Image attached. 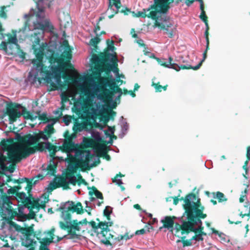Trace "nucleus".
Masks as SVG:
<instances>
[{"label":"nucleus","instance_id":"obj_1","mask_svg":"<svg viewBox=\"0 0 250 250\" xmlns=\"http://www.w3.org/2000/svg\"><path fill=\"white\" fill-rule=\"evenodd\" d=\"M91 62L94 66L93 74L101 79L102 84L108 86L114 92L122 93V89L118 85L120 76L116 54H111L107 51L100 52L98 55L93 53Z\"/></svg>","mask_w":250,"mask_h":250},{"label":"nucleus","instance_id":"obj_2","mask_svg":"<svg viewBox=\"0 0 250 250\" xmlns=\"http://www.w3.org/2000/svg\"><path fill=\"white\" fill-rule=\"evenodd\" d=\"M91 62L94 66L93 74L101 79L102 84L108 86L114 92L122 93V89L118 85L120 76L116 54H111L107 51L100 52L98 55L93 53Z\"/></svg>","mask_w":250,"mask_h":250},{"label":"nucleus","instance_id":"obj_3","mask_svg":"<svg viewBox=\"0 0 250 250\" xmlns=\"http://www.w3.org/2000/svg\"><path fill=\"white\" fill-rule=\"evenodd\" d=\"M55 131L52 125H47L43 130L32 135L29 134L20 137L12 147L8 151V158L11 162H19L37 151L42 152L45 148L44 142H39L41 139L47 140Z\"/></svg>","mask_w":250,"mask_h":250},{"label":"nucleus","instance_id":"obj_4","mask_svg":"<svg viewBox=\"0 0 250 250\" xmlns=\"http://www.w3.org/2000/svg\"><path fill=\"white\" fill-rule=\"evenodd\" d=\"M36 59L32 61V63L36 66L37 70L40 73L44 76V77H39L38 74L35 75L34 78L37 80L39 83H41L42 80H44L47 83H50L52 78L56 80L57 84L60 88L65 87V85L62 83L61 78L64 79H69L74 83L80 82L82 80V77L80 76L77 77H72L68 76L66 74L63 73L60 70L59 67H55V65L50 64L49 66H47L42 62L43 54L42 53H37L36 54Z\"/></svg>","mask_w":250,"mask_h":250},{"label":"nucleus","instance_id":"obj_5","mask_svg":"<svg viewBox=\"0 0 250 250\" xmlns=\"http://www.w3.org/2000/svg\"><path fill=\"white\" fill-rule=\"evenodd\" d=\"M4 185V183H0V216H5L10 218H15V217H17L18 221H25L27 220V215L23 212V209L25 207L22 205V203L18 205V211L17 210V208H14L13 207L12 200L14 198L5 194L3 188Z\"/></svg>","mask_w":250,"mask_h":250},{"label":"nucleus","instance_id":"obj_6","mask_svg":"<svg viewBox=\"0 0 250 250\" xmlns=\"http://www.w3.org/2000/svg\"><path fill=\"white\" fill-rule=\"evenodd\" d=\"M62 46L64 50L61 54L53 50L48 60L50 64L55 65V67H59L61 71L66 74L67 69L74 70V66L71 63L72 58V48L67 40L63 41Z\"/></svg>","mask_w":250,"mask_h":250},{"label":"nucleus","instance_id":"obj_7","mask_svg":"<svg viewBox=\"0 0 250 250\" xmlns=\"http://www.w3.org/2000/svg\"><path fill=\"white\" fill-rule=\"evenodd\" d=\"M173 0H154V3L147 9H143L136 14L137 17H147L153 20L158 19L157 13L166 14L169 8V4Z\"/></svg>","mask_w":250,"mask_h":250},{"label":"nucleus","instance_id":"obj_8","mask_svg":"<svg viewBox=\"0 0 250 250\" xmlns=\"http://www.w3.org/2000/svg\"><path fill=\"white\" fill-rule=\"evenodd\" d=\"M96 220L98 222L97 224L94 221L89 222V224L91 226L92 230L96 233L97 236L99 238H104V239L101 240V242L106 245H111V243L109 241V239L112 238L117 241L125 239L127 240L129 237L127 234L124 235H120L118 237L114 238V235H112L110 231L109 228H107V226L104 223L100 222V219L97 218Z\"/></svg>","mask_w":250,"mask_h":250},{"label":"nucleus","instance_id":"obj_9","mask_svg":"<svg viewBox=\"0 0 250 250\" xmlns=\"http://www.w3.org/2000/svg\"><path fill=\"white\" fill-rule=\"evenodd\" d=\"M207 216L205 213H202L201 212L197 211L196 213H184L182 216L183 218L182 224L176 223L174 225V229L177 230L186 228L191 229L193 227L196 226L203 225L202 219H205Z\"/></svg>","mask_w":250,"mask_h":250},{"label":"nucleus","instance_id":"obj_10","mask_svg":"<svg viewBox=\"0 0 250 250\" xmlns=\"http://www.w3.org/2000/svg\"><path fill=\"white\" fill-rule=\"evenodd\" d=\"M6 113L9 117L10 123L16 122L21 116L25 119H34L31 113L25 107L17 103H10L7 104Z\"/></svg>","mask_w":250,"mask_h":250},{"label":"nucleus","instance_id":"obj_11","mask_svg":"<svg viewBox=\"0 0 250 250\" xmlns=\"http://www.w3.org/2000/svg\"><path fill=\"white\" fill-rule=\"evenodd\" d=\"M64 140L62 145L59 147V150L65 153L74 151L76 156H82L83 153V146L82 145L75 144L73 140L76 137V134L73 133L70 134L68 130H66L63 134Z\"/></svg>","mask_w":250,"mask_h":250},{"label":"nucleus","instance_id":"obj_12","mask_svg":"<svg viewBox=\"0 0 250 250\" xmlns=\"http://www.w3.org/2000/svg\"><path fill=\"white\" fill-rule=\"evenodd\" d=\"M201 206L200 199H198L196 201V196L194 193H190L187 195L184 199V204L183 205L185 210L184 213H196L197 211L201 212L198 208Z\"/></svg>","mask_w":250,"mask_h":250},{"label":"nucleus","instance_id":"obj_13","mask_svg":"<svg viewBox=\"0 0 250 250\" xmlns=\"http://www.w3.org/2000/svg\"><path fill=\"white\" fill-rule=\"evenodd\" d=\"M77 220H74L71 222H63L60 221L59 226L61 229L67 230L68 233V239H80L81 235L77 234L76 231H80L81 228L79 226Z\"/></svg>","mask_w":250,"mask_h":250},{"label":"nucleus","instance_id":"obj_14","mask_svg":"<svg viewBox=\"0 0 250 250\" xmlns=\"http://www.w3.org/2000/svg\"><path fill=\"white\" fill-rule=\"evenodd\" d=\"M93 143V140L92 139H87L85 141V145H82V146H83V152L82 154V155H83L84 153L86 154L84 159L80 157L79 167L81 168L82 171L90 169V165H89V163L90 160L94 157V155L91 153L90 150H86V148L90 146Z\"/></svg>","mask_w":250,"mask_h":250},{"label":"nucleus","instance_id":"obj_15","mask_svg":"<svg viewBox=\"0 0 250 250\" xmlns=\"http://www.w3.org/2000/svg\"><path fill=\"white\" fill-rule=\"evenodd\" d=\"M65 208V204L61 206L60 208V210L62 211V214L64 216V219L66 222H71V212H76L77 214H82L83 212V206L80 202H78L76 205H74V202H71L70 206L67 208L66 210H64Z\"/></svg>","mask_w":250,"mask_h":250},{"label":"nucleus","instance_id":"obj_16","mask_svg":"<svg viewBox=\"0 0 250 250\" xmlns=\"http://www.w3.org/2000/svg\"><path fill=\"white\" fill-rule=\"evenodd\" d=\"M168 19V18L166 15L158 16V19H156L154 22V26L163 30L169 38H172L173 37V29L171 28L173 24L171 23H167Z\"/></svg>","mask_w":250,"mask_h":250},{"label":"nucleus","instance_id":"obj_17","mask_svg":"<svg viewBox=\"0 0 250 250\" xmlns=\"http://www.w3.org/2000/svg\"><path fill=\"white\" fill-rule=\"evenodd\" d=\"M10 188L8 189L7 192L5 194L8 196L10 195H15V199L18 202V203H22L24 200H26V199L28 198L27 196L26 193L24 192H19V191L21 189V185H18L11 187L9 186Z\"/></svg>","mask_w":250,"mask_h":250},{"label":"nucleus","instance_id":"obj_18","mask_svg":"<svg viewBox=\"0 0 250 250\" xmlns=\"http://www.w3.org/2000/svg\"><path fill=\"white\" fill-rule=\"evenodd\" d=\"M181 60H183V57L182 56L177 57L174 60V62H172L173 59L171 57L168 58L169 61V64L171 68L177 71L180 69H193V67L188 64H183L181 63Z\"/></svg>","mask_w":250,"mask_h":250},{"label":"nucleus","instance_id":"obj_19","mask_svg":"<svg viewBox=\"0 0 250 250\" xmlns=\"http://www.w3.org/2000/svg\"><path fill=\"white\" fill-rule=\"evenodd\" d=\"M87 188L89 190L88 192V194L90 196L89 201L93 202L96 198L100 199L101 201H99L97 203V206L99 207L101 206L104 203V197L102 193L99 191L95 186H92V187H88Z\"/></svg>","mask_w":250,"mask_h":250},{"label":"nucleus","instance_id":"obj_20","mask_svg":"<svg viewBox=\"0 0 250 250\" xmlns=\"http://www.w3.org/2000/svg\"><path fill=\"white\" fill-rule=\"evenodd\" d=\"M16 163L10 161L8 158L5 156H0V168L2 171H9L10 172H13Z\"/></svg>","mask_w":250,"mask_h":250},{"label":"nucleus","instance_id":"obj_21","mask_svg":"<svg viewBox=\"0 0 250 250\" xmlns=\"http://www.w3.org/2000/svg\"><path fill=\"white\" fill-rule=\"evenodd\" d=\"M204 227L203 225H199L198 228L193 227V228L190 229L189 228L184 229H178L175 230V235L177 237H180L181 235L184 234H188L191 232H198L203 234L204 236L207 235V233L205 232L204 230Z\"/></svg>","mask_w":250,"mask_h":250},{"label":"nucleus","instance_id":"obj_22","mask_svg":"<svg viewBox=\"0 0 250 250\" xmlns=\"http://www.w3.org/2000/svg\"><path fill=\"white\" fill-rule=\"evenodd\" d=\"M21 203L23 206L27 208L29 210V213L28 214H27V219H32L35 218L36 214L35 212L33 211V209L36 208L37 203L35 202L32 203L31 197H30V196H28V198L26 199V200H24V201L22 202Z\"/></svg>","mask_w":250,"mask_h":250},{"label":"nucleus","instance_id":"obj_23","mask_svg":"<svg viewBox=\"0 0 250 250\" xmlns=\"http://www.w3.org/2000/svg\"><path fill=\"white\" fill-rule=\"evenodd\" d=\"M106 144L105 142H104V144H98L97 147H95V151H97V149L98 150V153L97 156L99 157H103L107 161H109L111 159L110 156L107 154L106 150L105 149Z\"/></svg>","mask_w":250,"mask_h":250},{"label":"nucleus","instance_id":"obj_24","mask_svg":"<svg viewBox=\"0 0 250 250\" xmlns=\"http://www.w3.org/2000/svg\"><path fill=\"white\" fill-rule=\"evenodd\" d=\"M38 119L43 123L46 124L50 121H52L53 123L50 124V125H52L53 126L56 123L57 121V118H54L53 117H47V114L46 113H43L42 114H38Z\"/></svg>","mask_w":250,"mask_h":250},{"label":"nucleus","instance_id":"obj_25","mask_svg":"<svg viewBox=\"0 0 250 250\" xmlns=\"http://www.w3.org/2000/svg\"><path fill=\"white\" fill-rule=\"evenodd\" d=\"M96 117H98L101 121H103L106 125L110 119V117L107 115V111L105 109H101L98 112L94 113Z\"/></svg>","mask_w":250,"mask_h":250},{"label":"nucleus","instance_id":"obj_26","mask_svg":"<svg viewBox=\"0 0 250 250\" xmlns=\"http://www.w3.org/2000/svg\"><path fill=\"white\" fill-rule=\"evenodd\" d=\"M59 19L61 27H63L65 28L67 25L69 24L70 17L69 15H65L64 13H63L62 15H60L59 16Z\"/></svg>","mask_w":250,"mask_h":250},{"label":"nucleus","instance_id":"obj_27","mask_svg":"<svg viewBox=\"0 0 250 250\" xmlns=\"http://www.w3.org/2000/svg\"><path fill=\"white\" fill-rule=\"evenodd\" d=\"M175 218L174 216H166L165 219L161 221L163 224V227L168 229L173 228L174 224V219Z\"/></svg>","mask_w":250,"mask_h":250},{"label":"nucleus","instance_id":"obj_28","mask_svg":"<svg viewBox=\"0 0 250 250\" xmlns=\"http://www.w3.org/2000/svg\"><path fill=\"white\" fill-rule=\"evenodd\" d=\"M2 218V220H4L7 222V223L9 224L11 226H12L14 228V229L18 231L21 232L22 231V229H23V227H21L20 225L16 224L13 221V220L14 218H10L9 217H6L5 216H1Z\"/></svg>","mask_w":250,"mask_h":250},{"label":"nucleus","instance_id":"obj_29","mask_svg":"<svg viewBox=\"0 0 250 250\" xmlns=\"http://www.w3.org/2000/svg\"><path fill=\"white\" fill-rule=\"evenodd\" d=\"M29 196H30V197H31V200L32 203L35 202V203H37V207H36V209H37L38 210H39L40 208L44 209L45 208V207H46L45 204H46V203L48 202L49 201L48 196H44V200L42 202L41 204H39L38 200L35 199V198L32 196V194H29Z\"/></svg>","mask_w":250,"mask_h":250},{"label":"nucleus","instance_id":"obj_30","mask_svg":"<svg viewBox=\"0 0 250 250\" xmlns=\"http://www.w3.org/2000/svg\"><path fill=\"white\" fill-rule=\"evenodd\" d=\"M38 181L39 180L37 179V177H35L31 180L28 178V180L25 181V182H26V186L25 187V189L27 190L28 196H29V194H31L30 192L32 188V186L36 184Z\"/></svg>","mask_w":250,"mask_h":250},{"label":"nucleus","instance_id":"obj_31","mask_svg":"<svg viewBox=\"0 0 250 250\" xmlns=\"http://www.w3.org/2000/svg\"><path fill=\"white\" fill-rule=\"evenodd\" d=\"M45 148L50 152V157L54 158L57 151V146L50 142H47L45 144Z\"/></svg>","mask_w":250,"mask_h":250},{"label":"nucleus","instance_id":"obj_32","mask_svg":"<svg viewBox=\"0 0 250 250\" xmlns=\"http://www.w3.org/2000/svg\"><path fill=\"white\" fill-rule=\"evenodd\" d=\"M109 3L108 6V10H113V6H115L117 10L119 12L120 9L121 7V2L120 0H109Z\"/></svg>","mask_w":250,"mask_h":250},{"label":"nucleus","instance_id":"obj_33","mask_svg":"<svg viewBox=\"0 0 250 250\" xmlns=\"http://www.w3.org/2000/svg\"><path fill=\"white\" fill-rule=\"evenodd\" d=\"M80 156H73L72 155H70L68 158L67 162L70 165L74 166L76 167H79V160Z\"/></svg>","mask_w":250,"mask_h":250},{"label":"nucleus","instance_id":"obj_34","mask_svg":"<svg viewBox=\"0 0 250 250\" xmlns=\"http://www.w3.org/2000/svg\"><path fill=\"white\" fill-rule=\"evenodd\" d=\"M117 92H114L113 90H109L107 89H105L104 91L102 93V96L104 99H105L108 101H111L112 99L113 96L115 93Z\"/></svg>","mask_w":250,"mask_h":250},{"label":"nucleus","instance_id":"obj_35","mask_svg":"<svg viewBox=\"0 0 250 250\" xmlns=\"http://www.w3.org/2000/svg\"><path fill=\"white\" fill-rule=\"evenodd\" d=\"M213 197L217 198L219 202H223L227 201V198H226L224 193L221 192L217 191L216 192H213Z\"/></svg>","mask_w":250,"mask_h":250},{"label":"nucleus","instance_id":"obj_36","mask_svg":"<svg viewBox=\"0 0 250 250\" xmlns=\"http://www.w3.org/2000/svg\"><path fill=\"white\" fill-rule=\"evenodd\" d=\"M48 0H38L37 6L39 11L42 12L44 9L48 5Z\"/></svg>","mask_w":250,"mask_h":250},{"label":"nucleus","instance_id":"obj_37","mask_svg":"<svg viewBox=\"0 0 250 250\" xmlns=\"http://www.w3.org/2000/svg\"><path fill=\"white\" fill-rule=\"evenodd\" d=\"M96 35V37L91 39L89 42L90 44L94 46L95 52H97V49L98 48L97 44L99 43L101 40L99 38V37H98V34H97Z\"/></svg>","mask_w":250,"mask_h":250},{"label":"nucleus","instance_id":"obj_38","mask_svg":"<svg viewBox=\"0 0 250 250\" xmlns=\"http://www.w3.org/2000/svg\"><path fill=\"white\" fill-rule=\"evenodd\" d=\"M200 18L204 22L206 25V31H207V32H208L209 27L208 24V17L206 15L205 12H203L201 13V14L200 15Z\"/></svg>","mask_w":250,"mask_h":250},{"label":"nucleus","instance_id":"obj_39","mask_svg":"<svg viewBox=\"0 0 250 250\" xmlns=\"http://www.w3.org/2000/svg\"><path fill=\"white\" fill-rule=\"evenodd\" d=\"M57 165L55 164H50L47 166L48 173L51 175H55L56 173Z\"/></svg>","mask_w":250,"mask_h":250},{"label":"nucleus","instance_id":"obj_40","mask_svg":"<svg viewBox=\"0 0 250 250\" xmlns=\"http://www.w3.org/2000/svg\"><path fill=\"white\" fill-rule=\"evenodd\" d=\"M36 238L40 241V242L41 244V246H46L53 242L52 238H44L42 239V241H41V239L40 238L38 237H36Z\"/></svg>","mask_w":250,"mask_h":250},{"label":"nucleus","instance_id":"obj_41","mask_svg":"<svg viewBox=\"0 0 250 250\" xmlns=\"http://www.w3.org/2000/svg\"><path fill=\"white\" fill-rule=\"evenodd\" d=\"M112 213V208L110 206L105 207L104 210V215L106 218L107 220H110V214Z\"/></svg>","mask_w":250,"mask_h":250},{"label":"nucleus","instance_id":"obj_42","mask_svg":"<svg viewBox=\"0 0 250 250\" xmlns=\"http://www.w3.org/2000/svg\"><path fill=\"white\" fill-rule=\"evenodd\" d=\"M31 235H26L25 237V242H22L21 245L26 248H28L30 246L32 245L33 243V241L30 238Z\"/></svg>","mask_w":250,"mask_h":250},{"label":"nucleus","instance_id":"obj_43","mask_svg":"<svg viewBox=\"0 0 250 250\" xmlns=\"http://www.w3.org/2000/svg\"><path fill=\"white\" fill-rule=\"evenodd\" d=\"M244 211H242L240 212L239 215L243 218L244 216H249L250 215V206L249 205H245L244 206Z\"/></svg>","mask_w":250,"mask_h":250},{"label":"nucleus","instance_id":"obj_44","mask_svg":"<svg viewBox=\"0 0 250 250\" xmlns=\"http://www.w3.org/2000/svg\"><path fill=\"white\" fill-rule=\"evenodd\" d=\"M179 237L181 238L183 247L190 246L192 245L191 241L192 240H191V239L189 240H185L186 237L185 236H183V235H181Z\"/></svg>","mask_w":250,"mask_h":250},{"label":"nucleus","instance_id":"obj_45","mask_svg":"<svg viewBox=\"0 0 250 250\" xmlns=\"http://www.w3.org/2000/svg\"><path fill=\"white\" fill-rule=\"evenodd\" d=\"M195 235L193 236L191 238V240H195L197 241H202L204 240L203 236H204L203 234L198 233V232H194Z\"/></svg>","mask_w":250,"mask_h":250},{"label":"nucleus","instance_id":"obj_46","mask_svg":"<svg viewBox=\"0 0 250 250\" xmlns=\"http://www.w3.org/2000/svg\"><path fill=\"white\" fill-rule=\"evenodd\" d=\"M106 43L107 44V47L103 52L107 51L108 53H109L108 51L109 50L113 51L115 49V47L114 46V41L107 40Z\"/></svg>","mask_w":250,"mask_h":250},{"label":"nucleus","instance_id":"obj_47","mask_svg":"<svg viewBox=\"0 0 250 250\" xmlns=\"http://www.w3.org/2000/svg\"><path fill=\"white\" fill-rule=\"evenodd\" d=\"M79 90L81 93L83 94L85 96H89L90 94V90L88 88H86L82 85H80L79 87Z\"/></svg>","mask_w":250,"mask_h":250},{"label":"nucleus","instance_id":"obj_48","mask_svg":"<svg viewBox=\"0 0 250 250\" xmlns=\"http://www.w3.org/2000/svg\"><path fill=\"white\" fill-rule=\"evenodd\" d=\"M33 232V229L31 228H23L21 233L25 236L26 235H31Z\"/></svg>","mask_w":250,"mask_h":250},{"label":"nucleus","instance_id":"obj_49","mask_svg":"<svg viewBox=\"0 0 250 250\" xmlns=\"http://www.w3.org/2000/svg\"><path fill=\"white\" fill-rule=\"evenodd\" d=\"M58 186H59V187H62L64 189L70 188L69 187L68 182H67L64 179H61Z\"/></svg>","mask_w":250,"mask_h":250},{"label":"nucleus","instance_id":"obj_50","mask_svg":"<svg viewBox=\"0 0 250 250\" xmlns=\"http://www.w3.org/2000/svg\"><path fill=\"white\" fill-rule=\"evenodd\" d=\"M207 52L206 51H204L203 53V59L196 66H193V70H198L202 65L203 62L205 60L207 56Z\"/></svg>","mask_w":250,"mask_h":250},{"label":"nucleus","instance_id":"obj_51","mask_svg":"<svg viewBox=\"0 0 250 250\" xmlns=\"http://www.w3.org/2000/svg\"><path fill=\"white\" fill-rule=\"evenodd\" d=\"M77 176V183L78 185H80L81 184H83L84 185H88V183L85 181L84 179L83 178V177L81 174H78Z\"/></svg>","mask_w":250,"mask_h":250},{"label":"nucleus","instance_id":"obj_52","mask_svg":"<svg viewBox=\"0 0 250 250\" xmlns=\"http://www.w3.org/2000/svg\"><path fill=\"white\" fill-rule=\"evenodd\" d=\"M195 1H199L200 4L204 3L203 0H185V3L187 6L189 7L191 6Z\"/></svg>","mask_w":250,"mask_h":250},{"label":"nucleus","instance_id":"obj_53","mask_svg":"<svg viewBox=\"0 0 250 250\" xmlns=\"http://www.w3.org/2000/svg\"><path fill=\"white\" fill-rule=\"evenodd\" d=\"M28 180L27 178H20L19 179H14L13 180V182L14 183L18 184V185H21V184L25 182L26 180Z\"/></svg>","mask_w":250,"mask_h":250},{"label":"nucleus","instance_id":"obj_54","mask_svg":"<svg viewBox=\"0 0 250 250\" xmlns=\"http://www.w3.org/2000/svg\"><path fill=\"white\" fill-rule=\"evenodd\" d=\"M209 32H207V31H205V36L207 44H206V49L205 51L207 52L208 50L209 49V38H208Z\"/></svg>","mask_w":250,"mask_h":250},{"label":"nucleus","instance_id":"obj_55","mask_svg":"<svg viewBox=\"0 0 250 250\" xmlns=\"http://www.w3.org/2000/svg\"><path fill=\"white\" fill-rule=\"evenodd\" d=\"M157 61L161 65L165 67L171 68V67H170L171 66L169 64V60H168V62H163L161 61L160 59L158 58Z\"/></svg>","mask_w":250,"mask_h":250},{"label":"nucleus","instance_id":"obj_56","mask_svg":"<svg viewBox=\"0 0 250 250\" xmlns=\"http://www.w3.org/2000/svg\"><path fill=\"white\" fill-rule=\"evenodd\" d=\"M58 184L56 183H51L49 184L48 189L50 190V191L53 190L54 189L59 188Z\"/></svg>","mask_w":250,"mask_h":250},{"label":"nucleus","instance_id":"obj_57","mask_svg":"<svg viewBox=\"0 0 250 250\" xmlns=\"http://www.w3.org/2000/svg\"><path fill=\"white\" fill-rule=\"evenodd\" d=\"M180 196V195H179L178 196H175L172 197V198L173 199V204L175 205H177L178 204L179 200H183L184 201L185 198L183 197H182L180 198H179V197Z\"/></svg>","mask_w":250,"mask_h":250},{"label":"nucleus","instance_id":"obj_58","mask_svg":"<svg viewBox=\"0 0 250 250\" xmlns=\"http://www.w3.org/2000/svg\"><path fill=\"white\" fill-rule=\"evenodd\" d=\"M152 85L154 86L157 92H161L162 89V86L160 85L159 83H153Z\"/></svg>","mask_w":250,"mask_h":250},{"label":"nucleus","instance_id":"obj_59","mask_svg":"<svg viewBox=\"0 0 250 250\" xmlns=\"http://www.w3.org/2000/svg\"><path fill=\"white\" fill-rule=\"evenodd\" d=\"M8 42L9 43L17 44V39L15 36H10L8 38Z\"/></svg>","mask_w":250,"mask_h":250},{"label":"nucleus","instance_id":"obj_60","mask_svg":"<svg viewBox=\"0 0 250 250\" xmlns=\"http://www.w3.org/2000/svg\"><path fill=\"white\" fill-rule=\"evenodd\" d=\"M0 239L4 242V244L2 245V247H5V248H9L10 247L8 243V241L6 240V239H5V237L3 236H0Z\"/></svg>","mask_w":250,"mask_h":250},{"label":"nucleus","instance_id":"obj_61","mask_svg":"<svg viewBox=\"0 0 250 250\" xmlns=\"http://www.w3.org/2000/svg\"><path fill=\"white\" fill-rule=\"evenodd\" d=\"M45 26L42 23H38L35 24V28L42 30L44 29Z\"/></svg>","mask_w":250,"mask_h":250},{"label":"nucleus","instance_id":"obj_62","mask_svg":"<svg viewBox=\"0 0 250 250\" xmlns=\"http://www.w3.org/2000/svg\"><path fill=\"white\" fill-rule=\"evenodd\" d=\"M116 114V112H115L112 110H110L108 112H107L108 116L110 117V119H111L112 120L114 119V118Z\"/></svg>","mask_w":250,"mask_h":250},{"label":"nucleus","instance_id":"obj_63","mask_svg":"<svg viewBox=\"0 0 250 250\" xmlns=\"http://www.w3.org/2000/svg\"><path fill=\"white\" fill-rule=\"evenodd\" d=\"M55 230V229L54 228H52L47 232V233L50 236L49 238H52V240H53L54 239Z\"/></svg>","mask_w":250,"mask_h":250},{"label":"nucleus","instance_id":"obj_64","mask_svg":"<svg viewBox=\"0 0 250 250\" xmlns=\"http://www.w3.org/2000/svg\"><path fill=\"white\" fill-rule=\"evenodd\" d=\"M48 83L50 84V86L51 90L54 91V90H57L58 89L57 84L53 82H52V81L50 83Z\"/></svg>","mask_w":250,"mask_h":250}]
</instances>
